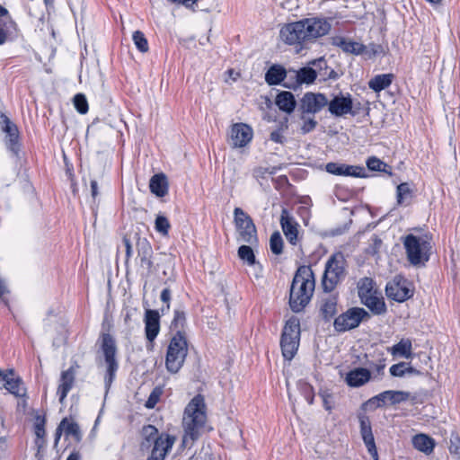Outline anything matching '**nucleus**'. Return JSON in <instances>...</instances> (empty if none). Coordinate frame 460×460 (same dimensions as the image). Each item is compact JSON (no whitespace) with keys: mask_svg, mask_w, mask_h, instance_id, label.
Listing matches in <instances>:
<instances>
[{"mask_svg":"<svg viewBox=\"0 0 460 460\" xmlns=\"http://www.w3.org/2000/svg\"><path fill=\"white\" fill-rule=\"evenodd\" d=\"M331 28V23L324 18H305L284 24L279 36L284 43L294 46L296 51L300 52L316 39L328 34Z\"/></svg>","mask_w":460,"mask_h":460,"instance_id":"1","label":"nucleus"},{"mask_svg":"<svg viewBox=\"0 0 460 460\" xmlns=\"http://www.w3.org/2000/svg\"><path fill=\"white\" fill-rule=\"evenodd\" d=\"M314 291V277L309 266H300L293 278L290 293L289 306L295 313H299L309 304Z\"/></svg>","mask_w":460,"mask_h":460,"instance_id":"2","label":"nucleus"},{"mask_svg":"<svg viewBox=\"0 0 460 460\" xmlns=\"http://www.w3.org/2000/svg\"><path fill=\"white\" fill-rule=\"evenodd\" d=\"M206 404H188L182 420L184 436L182 444L193 443L199 437L212 430L207 424Z\"/></svg>","mask_w":460,"mask_h":460,"instance_id":"3","label":"nucleus"},{"mask_svg":"<svg viewBox=\"0 0 460 460\" xmlns=\"http://www.w3.org/2000/svg\"><path fill=\"white\" fill-rule=\"evenodd\" d=\"M100 353L105 367L103 381L107 389L111 387L119 370L118 348L114 337L109 332H102L98 339Z\"/></svg>","mask_w":460,"mask_h":460,"instance_id":"4","label":"nucleus"},{"mask_svg":"<svg viewBox=\"0 0 460 460\" xmlns=\"http://www.w3.org/2000/svg\"><path fill=\"white\" fill-rule=\"evenodd\" d=\"M347 261L341 252H334L327 260L322 279L324 292L330 293L345 279Z\"/></svg>","mask_w":460,"mask_h":460,"instance_id":"5","label":"nucleus"},{"mask_svg":"<svg viewBox=\"0 0 460 460\" xmlns=\"http://www.w3.org/2000/svg\"><path fill=\"white\" fill-rule=\"evenodd\" d=\"M402 243L407 259L411 265H424L429 260L432 245L427 235L417 236L409 234Z\"/></svg>","mask_w":460,"mask_h":460,"instance_id":"6","label":"nucleus"},{"mask_svg":"<svg viewBox=\"0 0 460 460\" xmlns=\"http://www.w3.org/2000/svg\"><path fill=\"white\" fill-rule=\"evenodd\" d=\"M188 354V343L184 333L178 332L171 339L165 356L168 372L176 374L182 367Z\"/></svg>","mask_w":460,"mask_h":460,"instance_id":"7","label":"nucleus"},{"mask_svg":"<svg viewBox=\"0 0 460 460\" xmlns=\"http://www.w3.org/2000/svg\"><path fill=\"white\" fill-rule=\"evenodd\" d=\"M0 128L4 134V144L11 157L19 164L22 158V145L17 125L0 111Z\"/></svg>","mask_w":460,"mask_h":460,"instance_id":"8","label":"nucleus"},{"mask_svg":"<svg viewBox=\"0 0 460 460\" xmlns=\"http://www.w3.org/2000/svg\"><path fill=\"white\" fill-rule=\"evenodd\" d=\"M300 344V323L296 317L288 319L282 330L280 348L286 360H292Z\"/></svg>","mask_w":460,"mask_h":460,"instance_id":"9","label":"nucleus"},{"mask_svg":"<svg viewBox=\"0 0 460 460\" xmlns=\"http://www.w3.org/2000/svg\"><path fill=\"white\" fill-rule=\"evenodd\" d=\"M1 388L12 394L17 400L26 402L28 400L27 388L22 377L13 368L6 370L0 369Z\"/></svg>","mask_w":460,"mask_h":460,"instance_id":"10","label":"nucleus"},{"mask_svg":"<svg viewBox=\"0 0 460 460\" xmlns=\"http://www.w3.org/2000/svg\"><path fill=\"white\" fill-rule=\"evenodd\" d=\"M370 318V314L361 307H351L334 319L333 326L338 332L357 328L361 322Z\"/></svg>","mask_w":460,"mask_h":460,"instance_id":"11","label":"nucleus"},{"mask_svg":"<svg viewBox=\"0 0 460 460\" xmlns=\"http://www.w3.org/2000/svg\"><path fill=\"white\" fill-rule=\"evenodd\" d=\"M234 216L241 241L251 245L257 243V230L252 217L241 208H234Z\"/></svg>","mask_w":460,"mask_h":460,"instance_id":"12","label":"nucleus"},{"mask_svg":"<svg viewBox=\"0 0 460 460\" xmlns=\"http://www.w3.org/2000/svg\"><path fill=\"white\" fill-rule=\"evenodd\" d=\"M386 296L396 302H404L413 295L407 286V280L402 276H395L385 287Z\"/></svg>","mask_w":460,"mask_h":460,"instance_id":"13","label":"nucleus"},{"mask_svg":"<svg viewBox=\"0 0 460 460\" xmlns=\"http://www.w3.org/2000/svg\"><path fill=\"white\" fill-rule=\"evenodd\" d=\"M317 77L316 71L310 66H305L298 70L289 69V82H285L286 88L296 90L302 84H310Z\"/></svg>","mask_w":460,"mask_h":460,"instance_id":"14","label":"nucleus"},{"mask_svg":"<svg viewBox=\"0 0 460 460\" xmlns=\"http://www.w3.org/2000/svg\"><path fill=\"white\" fill-rule=\"evenodd\" d=\"M328 111L335 117H342L346 114L356 115L353 109V102L349 93H340L335 95L330 102L328 101Z\"/></svg>","mask_w":460,"mask_h":460,"instance_id":"15","label":"nucleus"},{"mask_svg":"<svg viewBox=\"0 0 460 460\" xmlns=\"http://www.w3.org/2000/svg\"><path fill=\"white\" fill-rule=\"evenodd\" d=\"M328 104L323 93H306L301 99L299 110L301 113L315 114Z\"/></svg>","mask_w":460,"mask_h":460,"instance_id":"16","label":"nucleus"},{"mask_svg":"<svg viewBox=\"0 0 460 460\" xmlns=\"http://www.w3.org/2000/svg\"><path fill=\"white\" fill-rule=\"evenodd\" d=\"M63 434L66 438H72L75 442H79L82 438L80 428L72 418H64L60 421L55 433V446L58 445Z\"/></svg>","mask_w":460,"mask_h":460,"instance_id":"17","label":"nucleus"},{"mask_svg":"<svg viewBox=\"0 0 460 460\" xmlns=\"http://www.w3.org/2000/svg\"><path fill=\"white\" fill-rule=\"evenodd\" d=\"M280 226L282 231L290 244L296 245L298 241V223L290 215L287 208H283L280 214Z\"/></svg>","mask_w":460,"mask_h":460,"instance_id":"18","label":"nucleus"},{"mask_svg":"<svg viewBox=\"0 0 460 460\" xmlns=\"http://www.w3.org/2000/svg\"><path fill=\"white\" fill-rule=\"evenodd\" d=\"M325 170L331 174L339 176H352L358 178H364L367 176L365 168L359 165H348L345 164L331 162L326 164Z\"/></svg>","mask_w":460,"mask_h":460,"instance_id":"19","label":"nucleus"},{"mask_svg":"<svg viewBox=\"0 0 460 460\" xmlns=\"http://www.w3.org/2000/svg\"><path fill=\"white\" fill-rule=\"evenodd\" d=\"M358 420L360 425V434L367 448V451L374 460H378V454L375 443L374 435L372 432L370 420L367 416L362 414L358 416Z\"/></svg>","mask_w":460,"mask_h":460,"instance_id":"20","label":"nucleus"},{"mask_svg":"<svg viewBox=\"0 0 460 460\" xmlns=\"http://www.w3.org/2000/svg\"><path fill=\"white\" fill-rule=\"evenodd\" d=\"M145 334L152 344L160 332V314L157 310L146 309L145 312Z\"/></svg>","mask_w":460,"mask_h":460,"instance_id":"21","label":"nucleus"},{"mask_svg":"<svg viewBox=\"0 0 460 460\" xmlns=\"http://www.w3.org/2000/svg\"><path fill=\"white\" fill-rule=\"evenodd\" d=\"M252 138V129L243 123H236L231 128V141L234 147H243Z\"/></svg>","mask_w":460,"mask_h":460,"instance_id":"22","label":"nucleus"},{"mask_svg":"<svg viewBox=\"0 0 460 460\" xmlns=\"http://www.w3.org/2000/svg\"><path fill=\"white\" fill-rule=\"evenodd\" d=\"M175 442V438L167 434L160 435V438L151 447V457L147 460H164Z\"/></svg>","mask_w":460,"mask_h":460,"instance_id":"23","label":"nucleus"},{"mask_svg":"<svg viewBox=\"0 0 460 460\" xmlns=\"http://www.w3.org/2000/svg\"><path fill=\"white\" fill-rule=\"evenodd\" d=\"M79 367L77 364L72 365L68 369L61 373L59 385L57 391L59 402H62L66 397L68 392L71 390L76 374V369Z\"/></svg>","mask_w":460,"mask_h":460,"instance_id":"24","label":"nucleus"},{"mask_svg":"<svg viewBox=\"0 0 460 460\" xmlns=\"http://www.w3.org/2000/svg\"><path fill=\"white\" fill-rule=\"evenodd\" d=\"M415 400L411 394L402 391H385L367 400L366 402H405Z\"/></svg>","mask_w":460,"mask_h":460,"instance_id":"25","label":"nucleus"},{"mask_svg":"<svg viewBox=\"0 0 460 460\" xmlns=\"http://www.w3.org/2000/svg\"><path fill=\"white\" fill-rule=\"evenodd\" d=\"M265 82L269 85H279L282 82H289V69L279 64H274L265 73Z\"/></svg>","mask_w":460,"mask_h":460,"instance_id":"26","label":"nucleus"},{"mask_svg":"<svg viewBox=\"0 0 460 460\" xmlns=\"http://www.w3.org/2000/svg\"><path fill=\"white\" fill-rule=\"evenodd\" d=\"M371 373L367 368L357 367L350 370L346 376V383L349 386L358 387L369 381Z\"/></svg>","mask_w":460,"mask_h":460,"instance_id":"27","label":"nucleus"},{"mask_svg":"<svg viewBox=\"0 0 460 460\" xmlns=\"http://www.w3.org/2000/svg\"><path fill=\"white\" fill-rule=\"evenodd\" d=\"M150 191L156 197L163 198L168 193V180L164 173L153 175L149 181Z\"/></svg>","mask_w":460,"mask_h":460,"instance_id":"28","label":"nucleus"},{"mask_svg":"<svg viewBox=\"0 0 460 460\" xmlns=\"http://www.w3.org/2000/svg\"><path fill=\"white\" fill-rule=\"evenodd\" d=\"M374 314L380 315L386 312V305L384 298L379 296L378 292L366 296L360 300Z\"/></svg>","mask_w":460,"mask_h":460,"instance_id":"29","label":"nucleus"},{"mask_svg":"<svg viewBox=\"0 0 460 460\" xmlns=\"http://www.w3.org/2000/svg\"><path fill=\"white\" fill-rule=\"evenodd\" d=\"M394 357H401L406 359L412 357V342L410 339H402L398 343L387 349Z\"/></svg>","mask_w":460,"mask_h":460,"instance_id":"30","label":"nucleus"},{"mask_svg":"<svg viewBox=\"0 0 460 460\" xmlns=\"http://www.w3.org/2000/svg\"><path fill=\"white\" fill-rule=\"evenodd\" d=\"M276 104L280 111L290 114L294 111L296 102L292 93L283 91L277 95Z\"/></svg>","mask_w":460,"mask_h":460,"instance_id":"31","label":"nucleus"},{"mask_svg":"<svg viewBox=\"0 0 460 460\" xmlns=\"http://www.w3.org/2000/svg\"><path fill=\"white\" fill-rule=\"evenodd\" d=\"M412 445L415 449L429 455L434 450L435 441L432 438L421 433L412 438Z\"/></svg>","mask_w":460,"mask_h":460,"instance_id":"32","label":"nucleus"},{"mask_svg":"<svg viewBox=\"0 0 460 460\" xmlns=\"http://www.w3.org/2000/svg\"><path fill=\"white\" fill-rule=\"evenodd\" d=\"M141 436V448L143 450H149L155 441L160 438L158 429L152 425L143 427Z\"/></svg>","mask_w":460,"mask_h":460,"instance_id":"33","label":"nucleus"},{"mask_svg":"<svg viewBox=\"0 0 460 460\" xmlns=\"http://www.w3.org/2000/svg\"><path fill=\"white\" fill-rule=\"evenodd\" d=\"M393 74H381L374 76L368 82V86L376 93H379L389 87L394 80Z\"/></svg>","mask_w":460,"mask_h":460,"instance_id":"34","label":"nucleus"},{"mask_svg":"<svg viewBox=\"0 0 460 460\" xmlns=\"http://www.w3.org/2000/svg\"><path fill=\"white\" fill-rule=\"evenodd\" d=\"M337 304L338 298L333 295H329L323 299L321 314L325 321L331 320L337 314Z\"/></svg>","mask_w":460,"mask_h":460,"instance_id":"35","label":"nucleus"},{"mask_svg":"<svg viewBox=\"0 0 460 460\" xmlns=\"http://www.w3.org/2000/svg\"><path fill=\"white\" fill-rule=\"evenodd\" d=\"M370 356L372 357V359L367 360V366L377 374L382 373L386 366V358L384 351L375 349Z\"/></svg>","mask_w":460,"mask_h":460,"instance_id":"36","label":"nucleus"},{"mask_svg":"<svg viewBox=\"0 0 460 460\" xmlns=\"http://www.w3.org/2000/svg\"><path fill=\"white\" fill-rule=\"evenodd\" d=\"M335 44L343 51L352 54H362L365 46L361 43L347 40L345 38L340 37L335 40Z\"/></svg>","mask_w":460,"mask_h":460,"instance_id":"37","label":"nucleus"},{"mask_svg":"<svg viewBox=\"0 0 460 460\" xmlns=\"http://www.w3.org/2000/svg\"><path fill=\"white\" fill-rule=\"evenodd\" d=\"M375 282L371 278H362L358 280L357 288H358V295L360 300L366 298V296H369L375 293H376V289L374 288Z\"/></svg>","mask_w":460,"mask_h":460,"instance_id":"38","label":"nucleus"},{"mask_svg":"<svg viewBox=\"0 0 460 460\" xmlns=\"http://www.w3.org/2000/svg\"><path fill=\"white\" fill-rule=\"evenodd\" d=\"M366 164L370 171L385 172L389 176L393 175L392 167L376 156L368 157Z\"/></svg>","mask_w":460,"mask_h":460,"instance_id":"39","label":"nucleus"},{"mask_svg":"<svg viewBox=\"0 0 460 460\" xmlns=\"http://www.w3.org/2000/svg\"><path fill=\"white\" fill-rule=\"evenodd\" d=\"M390 374L393 376L402 377L406 375H420V371L410 366V363L399 362L393 365L390 369Z\"/></svg>","mask_w":460,"mask_h":460,"instance_id":"40","label":"nucleus"},{"mask_svg":"<svg viewBox=\"0 0 460 460\" xmlns=\"http://www.w3.org/2000/svg\"><path fill=\"white\" fill-rule=\"evenodd\" d=\"M16 22L9 17V20L0 23V46L4 45L13 32H17Z\"/></svg>","mask_w":460,"mask_h":460,"instance_id":"41","label":"nucleus"},{"mask_svg":"<svg viewBox=\"0 0 460 460\" xmlns=\"http://www.w3.org/2000/svg\"><path fill=\"white\" fill-rule=\"evenodd\" d=\"M186 324V314L184 311L180 309L174 310L173 319L171 323V328L177 333L178 332L183 333V329Z\"/></svg>","mask_w":460,"mask_h":460,"instance_id":"42","label":"nucleus"},{"mask_svg":"<svg viewBox=\"0 0 460 460\" xmlns=\"http://www.w3.org/2000/svg\"><path fill=\"white\" fill-rule=\"evenodd\" d=\"M412 196V190L409 183L402 182L396 188V201L398 205H402L404 201Z\"/></svg>","mask_w":460,"mask_h":460,"instance_id":"43","label":"nucleus"},{"mask_svg":"<svg viewBox=\"0 0 460 460\" xmlns=\"http://www.w3.org/2000/svg\"><path fill=\"white\" fill-rule=\"evenodd\" d=\"M238 256L249 266H252L256 263L255 255L251 246L241 245L238 248Z\"/></svg>","mask_w":460,"mask_h":460,"instance_id":"44","label":"nucleus"},{"mask_svg":"<svg viewBox=\"0 0 460 460\" xmlns=\"http://www.w3.org/2000/svg\"><path fill=\"white\" fill-rule=\"evenodd\" d=\"M45 417L37 413L33 418L34 434L38 439H43L46 434L45 431Z\"/></svg>","mask_w":460,"mask_h":460,"instance_id":"45","label":"nucleus"},{"mask_svg":"<svg viewBox=\"0 0 460 460\" xmlns=\"http://www.w3.org/2000/svg\"><path fill=\"white\" fill-rule=\"evenodd\" d=\"M132 40L140 52L145 53L148 50V42L142 31H136L132 35Z\"/></svg>","mask_w":460,"mask_h":460,"instance_id":"46","label":"nucleus"},{"mask_svg":"<svg viewBox=\"0 0 460 460\" xmlns=\"http://www.w3.org/2000/svg\"><path fill=\"white\" fill-rule=\"evenodd\" d=\"M270 246L271 252L274 254L279 255L282 252L283 239H282L279 232L277 231L271 234L270 239Z\"/></svg>","mask_w":460,"mask_h":460,"instance_id":"47","label":"nucleus"},{"mask_svg":"<svg viewBox=\"0 0 460 460\" xmlns=\"http://www.w3.org/2000/svg\"><path fill=\"white\" fill-rule=\"evenodd\" d=\"M171 227L170 222L166 217L158 215L155 218V228L156 232L160 233L162 235L165 236L169 233V229Z\"/></svg>","mask_w":460,"mask_h":460,"instance_id":"48","label":"nucleus"},{"mask_svg":"<svg viewBox=\"0 0 460 460\" xmlns=\"http://www.w3.org/2000/svg\"><path fill=\"white\" fill-rule=\"evenodd\" d=\"M74 105L80 114L87 113L89 110L88 102L83 93H77L74 97Z\"/></svg>","mask_w":460,"mask_h":460,"instance_id":"49","label":"nucleus"},{"mask_svg":"<svg viewBox=\"0 0 460 460\" xmlns=\"http://www.w3.org/2000/svg\"><path fill=\"white\" fill-rule=\"evenodd\" d=\"M306 114L307 113L301 114V119L304 121L301 127V131L303 134H307L313 131L317 125L316 120L314 118H307Z\"/></svg>","mask_w":460,"mask_h":460,"instance_id":"50","label":"nucleus"},{"mask_svg":"<svg viewBox=\"0 0 460 460\" xmlns=\"http://www.w3.org/2000/svg\"><path fill=\"white\" fill-rule=\"evenodd\" d=\"M141 249L143 250V253H144V256L141 257V263L146 265L147 269H151L153 267V261L148 257V255L150 254V252L152 251L151 246L146 241H145L142 243Z\"/></svg>","mask_w":460,"mask_h":460,"instance_id":"51","label":"nucleus"},{"mask_svg":"<svg viewBox=\"0 0 460 460\" xmlns=\"http://www.w3.org/2000/svg\"><path fill=\"white\" fill-rule=\"evenodd\" d=\"M449 451L452 455H460V437L457 434H451Z\"/></svg>","mask_w":460,"mask_h":460,"instance_id":"52","label":"nucleus"},{"mask_svg":"<svg viewBox=\"0 0 460 460\" xmlns=\"http://www.w3.org/2000/svg\"><path fill=\"white\" fill-rule=\"evenodd\" d=\"M207 391V385L205 384H200L197 387V394L193 396V398L190 399V402H205V401L208 399L205 392Z\"/></svg>","mask_w":460,"mask_h":460,"instance_id":"53","label":"nucleus"},{"mask_svg":"<svg viewBox=\"0 0 460 460\" xmlns=\"http://www.w3.org/2000/svg\"><path fill=\"white\" fill-rule=\"evenodd\" d=\"M277 172V168L276 167H259V168H256L253 172V175L257 178L259 177H263L264 174L268 173V174H274L276 173Z\"/></svg>","mask_w":460,"mask_h":460,"instance_id":"54","label":"nucleus"},{"mask_svg":"<svg viewBox=\"0 0 460 460\" xmlns=\"http://www.w3.org/2000/svg\"><path fill=\"white\" fill-rule=\"evenodd\" d=\"M163 390L160 387H155L150 394L148 400L146 402H158Z\"/></svg>","mask_w":460,"mask_h":460,"instance_id":"55","label":"nucleus"},{"mask_svg":"<svg viewBox=\"0 0 460 460\" xmlns=\"http://www.w3.org/2000/svg\"><path fill=\"white\" fill-rule=\"evenodd\" d=\"M160 299L164 304L171 305L172 291L169 288H165L162 290Z\"/></svg>","mask_w":460,"mask_h":460,"instance_id":"56","label":"nucleus"},{"mask_svg":"<svg viewBox=\"0 0 460 460\" xmlns=\"http://www.w3.org/2000/svg\"><path fill=\"white\" fill-rule=\"evenodd\" d=\"M283 136L279 130H274L270 133V139L275 143H283Z\"/></svg>","mask_w":460,"mask_h":460,"instance_id":"57","label":"nucleus"},{"mask_svg":"<svg viewBox=\"0 0 460 460\" xmlns=\"http://www.w3.org/2000/svg\"><path fill=\"white\" fill-rule=\"evenodd\" d=\"M91 186V195L93 199H95L99 195V186L96 180H92L90 182Z\"/></svg>","mask_w":460,"mask_h":460,"instance_id":"58","label":"nucleus"},{"mask_svg":"<svg viewBox=\"0 0 460 460\" xmlns=\"http://www.w3.org/2000/svg\"><path fill=\"white\" fill-rule=\"evenodd\" d=\"M123 243L126 248V257H127V259H129L132 256V246H131L129 239L128 237L124 236Z\"/></svg>","mask_w":460,"mask_h":460,"instance_id":"59","label":"nucleus"},{"mask_svg":"<svg viewBox=\"0 0 460 460\" xmlns=\"http://www.w3.org/2000/svg\"><path fill=\"white\" fill-rule=\"evenodd\" d=\"M310 64L314 66L319 67L320 69H322L323 66H326V61L323 58L314 59L310 62Z\"/></svg>","mask_w":460,"mask_h":460,"instance_id":"60","label":"nucleus"},{"mask_svg":"<svg viewBox=\"0 0 460 460\" xmlns=\"http://www.w3.org/2000/svg\"><path fill=\"white\" fill-rule=\"evenodd\" d=\"M133 311H136V310L135 309H129V310L126 311V313L124 314V322H125L126 324H128L130 323Z\"/></svg>","mask_w":460,"mask_h":460,"instance_id":"61","label":"nucleus"},{"mask_svg":"<svg viewBox=\"0 0 460 460\" xmlns=\"http://www.w3.org/2000/svg\"><path fill=\"white\" fill-rule=\"evenodd\" d=\"M66 460H80V455L77 452H73Z\"/></svg>","mask_w":460,"mask_h":460,"instance_id":"62","label":"nucleus"},{"mask_svg":"<svg viewBox=\"0 0 460 460\" xmlns=\"http://www.w3.org/2000/svg\"><path fill=\"white\" fill-rule=\"evenodd\" d=\"M9 15L8 10L0 4V18Z\"/></svg>","mask_w":460,"mask_h":460,"instance_id":"63","label":"nucleus"},{"mask_svg":"<svg viewBox=\"0 0 460 460\" xmlns=\"http://www.w3.org/2000/svg\"><path fill=\"white\" fill-rule=\"evenodd\" d=\"M6 292V288L2 279H0V297Z\"/></svg>","mask_w":460,"mask_h":460,"instance_id":"64","label":"nucleus"}]
</instances>
